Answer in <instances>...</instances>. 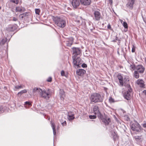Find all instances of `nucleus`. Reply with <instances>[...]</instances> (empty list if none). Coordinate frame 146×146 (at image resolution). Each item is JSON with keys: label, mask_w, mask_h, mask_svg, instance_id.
Masks as SVG:
<instances>
[{"label": "nucleus", "mask_w": 146, "mask_h": 146, "mask_svg": "<svg viewBox=\"0 0 146 146\" xmlns=\"http://www.w3.org/2000/svg\"><path fill=\"white\" fill-rule=\"evenodd\" d=\"M94 113L95 115H97L98 117L100 119L105 125H108L110 121L109 118H108L104 115H103L99 111L98 107L97 106H95L93 108Z\"/></svg>", "instance_id": "f257e3e1"}, {"label": "nucleus", "mask_w": 146, "mask_h": 146, "mask_svg": "<svg viewBox=\"0 0 146 146\" xmlns=\"http://www.w3.org/2000/svg\"><path fill=\"white\" fill-rule=\"evenodd\" d=\"M90 99L91 102L95 103L102 102L103 101L101 95L97 93L93 94L91 96Z\"/></svg>", "instance_id": "f03ea898"}, {"label": "nucleus", "mask_w": 146, "mask_h": 146, "mask_svg": "<svg viewBox=\"0 0 146 146\" xmlns=\"http://www.w3.org/2000/svg\"><path fill=\"white\" fill-rule=\"evenodd\" d=\"M56 24L60 27L63 28L66 25V22L62 18L56 17L53 19Z\"/></svg>", "instance_id": "7ed1b4c3"}, {"label": "nucleus", "mask_w": 146, "mask_h": 146, "mask_svg": "<svg viewBox=\"0 0 146 146\" xmlns=\"http://www.w3.org/2000/svg\"><path fill=\"white\" fill-rule=\"evenodd\" d=\"M131 129L133 131L139 132L142 129V128L140 125L137 122L135 121V123L132 124L131 125Z\"/></svg>", "instance_id": "20e7f679"}, {"label": "nucleus", "mask_w": 146, "mask_h": 146, "mask_svg": "<svg viewBox=\"0 0 146 146\" xmlns=\"http://www.w3.org/2000/svg\"><path fill=\"white\" fill-rule=\"evenodd\" d=\"M40 96V97L47 100L50 97V95L48 91H46L44 90H42Z\"/></svg>", "instance_id": "39448f33"}, {"label": "nucleus", "mask_w": 146, "mask_h": 146, "mask_svg": "<svg viewBox=\"0 0 146 146\" xmlns=\"http://www.w3.org/2000/svg\"><path fill=\"white\" fill-rule=\"evenodd\" d=\"M132 90L131 88H129L128 90L125 92L123 94L124 98L127 100H129L131 98V93Z\"/></svg>", "instance_id": "423d86ee"}, {"label": "nucleus", "mask_w": 146, "mask_h": 146, "mask_svg": "<svg viewBox=\"0 0 146 146\" xmlns=\"http://www.w3.org/2000/svg\"><path fill=\"white\" fill-rule=\"evenodd\" d=\"M17 28L15 25H10L6 28L5 31V32L14 31Z\"/></svg>", "instance_id": "0eeeda50"}, {"label": "nucleus", "mask_w": 146, "mask_h": 146, "mask_svg": "<svg viewBox=\"0 0 146 146\" xmlns=\"http://www.w3.org/2000/svg\"><path fill=\"white\" fill-rule=\"evenodd\" d=\"M73 59V63L74 66H77L78 67H79V65L81 63V59L79 57L76 58V57H72Z\"/></svg>", "instance_id": "6e6552de"}, {"label": "nucleus", "mask_w": 146, "mask_h": 146, "mask_svg": "<svg viewBox=\"0 0 146 146\" xmlns=\"http://www.w3.org/2000/svg\"><path fill=\"white\" fill-rule=\"evenodd\" d=\"M73 51L72 57H76L77 56L80 54L81 51L79 48H78L73 47L72 48Z\"/></svg>", "instance_id": "1a4fd4ad"}, {"label": "nucleus", "mask_w": 146, "mask_h": 146, "mask_svg": "<svg viewBox=\"0 0 146 146\" xmlns=\"http://www.w3.org/2000/svg\"><path fill=\"white\" fill-rule=\"evenodd\" d=\"M145 69V68L142 65H138L136 66L135 70L140 73H143Z\"/></svg>", "instance_id": "9d476101"}, {"label": "nucleus", "mask_w": 146, "mask_h": 146, "mask_svg": "<svg viewBox=\"0 0 146 146\" xmlns=\"http://www.w3.org/2000/svg\"><path fill=\"white\" fill-rule=\"evenodd\" d=\"M80 2V0H73L72 3L73 7L76 8L79 5Z\"/></svg>", "instance_id": "9b49d317"}, {"label": "nucleus", "mask_w": 146, "mask_h": 146, "mask_svg": "<svg viewBox=\"0 0 146 146\" xmlns=\"http://www.w3.org/2000/svg\"><path fill=\"white\" fill-rule=\"evenodd\" d=\"M74 38L71 37L68 39L66 41V45L68 46H71L74 42Z\"/></svg>", "instance_id": "f8f14e48"}, {"label": "nucleus", "mask_w": 146, "mask_h": 146, "mask_svg": "<svg viewBox=\"0 0 146 146\" xmlns=\"http://www.w3.org/2000/svg\"><path fill=\"white\" fill-rule=\"evenodd\" d=\"M81 4L84 6H88L90 5L91 3V0H80Z\"/></svg>", "instance_id": "ddd939ff"}, {"label": "nucleus", "mask_w": 146, "mask_h": 146, "mask_svg": "<svg viewBox=\"0 0 146 146\" xmlns=\"http://www.w3.org/2000/svg\"><path fill=\"white\" fill-rule=\"evenodd\" d=\"M117 77L119 81V85L121 86H123V76L120 74H118L117 76Z\"/></svg>", "instance_id": "4468645a"}, {"label": "nucleus", "mask_w": 146, "mask_h": 146, "mask_svg": "<svg viewBox=\"0 0 146 146\" xmlns=\"http://www.w3.org/2000/svg\"><path fill=\"white\" fill-rule=\"evenodd\" d=\"M134 3V0H129L127 4V6L129 9H132L133 8Z\"/></svg>", "instance_id": "2eb2a0df"}, {"label": "nucleus", "mask_w": 146, "mask_h": 146, "mask_svg": "<svg viewBox=\"0 0 146 146\" xmlns=\"http://www.w3.org/2000/svg\"><path fill=\"white\" fill-rule=\"evenodd\" d=\"M86 72V71L82 69H79L76 71V74L78 76H82Z\"/></svg>", "instance_id": "dca6fc26"}, {"label": "nucleus", "mask_w": 146, "mask_h": 146, "mask_svg": "<svg viewBox=\"0 0 146 146\" xmlns=\"http://www.w3.org/2000/svg\"><path fill=\"white\" fill-rule=\"evenodd\" d=\"M95 19L96 21L99 20L101 17L100 13L98 11H95L94 13Z\"/></svg>", "instance_id": "f3484780"}, {"label": "nucleus", "mask_w": 146, "mask_h": 146, "mask_svg": "<svg viewBox=\"0 0 146 146\" xmlns=\"http://www.w3.org/2000/svg\"><path fill=\"white\" fill-rule=\"evenodd\" d=\"M137 84L139 85L141 87L143 88L144 87V82L142 80L138 79L137 81Z\"/></svg>", "instance_id": "a211bd4d"}, {"label": "nucleus", "mask_w": 146, "mask_h": 146, "mask_svg": "<svg viewBox=\"0 0 146 146\" xmlns=\"http://www.w3.org/2000/svg\"><path fill=\"white\" fill-rule=\"evenodd\" d=\"M42 90L40 88H35L33 89V94H36L37 93L40 95Z\"/></svg>", "instance_id": "6ab92c4d"}, {"label": "nucleus", "mask_w": 146, "mask_h": 146, "mask_svg": "<svg viewBox=\"0 0 146 146\" xmlns=\"http://www.w3.org/2000/svg\"><path fill=\"white\" fill-rule=\"evenodd\" d=\"M25 9L23 7H16V11L22 12L25 11Z\"/></svg>", "instance_id": "aec40b11"}, {"label": "nucleus", "mask_w": 146, "mask_h": 146, "mask_svg": "<svg viewBox=\"0 0 146 146\" xmlns=\"http://www.w3.org/2000/svg\"><path fill=\"white\" fill-rule=\"evenodd\" d=\"M75 21L76 22L78 25H80L82 24V20L81 17H78L76 18Z\"/></svg>", "instance_id": "412c9836"}, {"label": "nucleus", "mask_w": 146, "mask_h": 146, "mask_svg": "<svg viewBox=\"0 0 146 146\" xmlns=\"http://www.w3.org/2000/svg\"><path fill=\"white\" fill-rule=\"evenodd\" d=\"M60 97L61 100L63 99L64 97V92L63 90H60Z\"/></svg>", "instance_id": "4be33fe9"}, {"label": "nucleus", "mask_w": 146, "mask_h": 146, "mask_svg": "<svg viewBox=\"0 0 146 146\" xmlns=\"http://www.w3.org/2000/svg\"><path fill=\"white\" fill-rule=\"evenodd\" d=\"M51 127L53 129L54 135H56V132L55 130V124L54 123H53L52 122H51Z\"/></svg>", "instance_id": "5701e85b"}, {"label": "nucleus", "mask_w": 146, "mask_h": 146, "mask_svg": "<svg viewBox=\"0 0 146 146\" xmlns=\"http://www.w3.org/2000/svg\"><path fill=\"white\" fill-rule=\"evenodd\" d=\"M129 79L128 76H126L124 78H123V84H126V83L127 82L129 81Z\"/></svg>", "instance_id": "b1692460"}, {"label": "nucleus", "mask_w": 146, "mask_h": 146, "mask_svg": "<svg viewBox=\"0 0 146 146\" xmlns=\"http://www.w3.org/2000/svg\"><path fill=\"white\" fill-rule=\"evenodd\" d=\"M139 75L138 72L137 71H134V76L136 78H138L139 77Z\"/></svg>", "instance_id": "393cba45"}, {"label": "nucleus", "mask_w": 146, "mask_h": 146, "mask_svg": "<svg viewBox=\"0 0 146 146\" xmlns=\"http://www.w3.org/2000/svg\"><path fill=\"white\" fill-rule=\"evenodd\" d=\"M67 118L69 121H71L73 120L75 118L74 116L67 115Z\"/></svg>", "instance_id": "a878e982"}, {"label": "nucleus", "mask_w": 146, "mask_h": 146, "mask_svg": "<svg viewBox=\"0 0 146 146\" xmlns=\"http://www.w3.org/2000/svg\"><path fill=\"white\" fill-rule=\"evenodd\" d=\"M27 92V91L26 90H23L21 91L20 92H19L18 93V95H19L20 94V95H21L23 93H26Z\"/></svg>", "instance_id": "bb28decb"}, {"label": "nucleus", "mask_w": 146, "mask_h": 146, "mask_svg": "<svg viewBox=\"0 0 146 146\" xmlns=\"http://www.w3.org/2000/svg\"><path fill=\"white\" fill-rule=\"evenodd\" d=\"M10 1L16 4H18L19 2V0H10Z\"/></svg>", "instance_id": "cd10ccee"}, {"label": "nucleus", "mask_w": 146, "mask_h": 146, "mask_svg": "<svg viewBox=\"0 0 146 146\" xmlns=\"http://www.w3.org/2000/svg\"><path fill=\"white\" fill-rule=\"evenodd\" d=\"M40 11L39 9H35V13L36 14L39 15L40 13Z\"/></svg>", "instance_id": "c85d7f7f"}, {"label": "nucleus", "mask_w": 146, "mask_h": 146, "mask_svg": "<svg viewBox=\"0 0 146 146\" xmlns=\"http://www.w3.org/2000/svg\"><path fill=\"white\" fill-rule=\"evenodd\" d=\"M130 68L131 69L133 70H135L136 67L135 66V65L134 64H131L130 66Z\"/></svg>", "instance_id": "c756f323"}, {"label": "nucleus", "mask_w": 146, "mask_h": 146, "mask_svg": "<svg viewBox=\"0 0 146 146\" xmlns=\"http://www.w3.org/2000/svg\"><path fill=\"white\" fill-rule=\"evenodd\" d=\"M123 26L125 29H127L128 28L127 24L125 22H123Z\"/></svg>", "instance_id": "7c9ffc66"}, {"label": "nucleus", "mask_w": 146, "mask_h": 146, "mask_svg": "<svg viewBox=\"0 0 146 146\" xmlns=\"http://www.w3.org/2000/svg\"><path fill=\"white\" fill-rule=\"evenodd\" d=\"M74 113L73 112L70 111L68 112L67 115L74 116Z\"/></svg>", "instance_id": "2f4dec72"}, {"label": "nucleus", "mask_w": 146, "mask_h": 146, "mask_svg": "<svg viewBox=\"0 0 146 146\" xmlns=\"http://www.w3.org/2000/svg\"><path fill=\"white\" fill-rule=\"evenodd\" d=\"M89 117L90 119H95L96 117V115H90Z\"/></svg>", "instance_id": "473e14b6"}, {"label": "nucleus", "mask_w": 146, "mask_h": 146, "mask_svg": "<svg viewBox=\"0 0 146 146\" xmlns=\"http://www.w3.org/2000/svg\"><path fill=\"white\" fill-rule=\"evenodd\" d=\"M7 40L6 38L3 39L2 40L1 42V43L3 44H4L6 42Z\"/></svg>", "instance_id": "72a5a7b5"}, {"label": "nucleus", "mask_w": 146, "mask_h": 146, "mask_svg": "<svg viewBox=\"0 0 146 146\" xmlns=\"http://www.w3.org/2000/svg\"><path fill=\"white\" fill-rule=\"evenodd\" d=\"M109 101L110 103L114 102V99L111 97H110L109 98Z\"/></svg>", "instance_id": "f704fd0d"}, {"label": "nucleus", "mask_w": 146, "mask_h": 146, "mask_svg": "<svg viewBox=\"0 0 146 146\" xmlns=\"http://www.w3.org/2000/svg\"><path fill=\"white\" fill-rule=\"evenodd\" d=\"M135 46L134 45H133V47L132 48V52H135Z\"/></svg>", "instance_id": "c9c22d12"}, {"label": "nucleus", "mask_w": 146, "mask_h": 146, "mask_svg": "<svg viewBox=\"0 0 146 146\" xmlns=\"http://www.w3.org/2000/svg\"><path fill=\"white\" fill-rule=\"evenodd\" d=\"M61 75L62 76H65V72L64 70H62L61 72Z\"/></svg>", "instance_id": "e433bc0d"}, {"label": "nucleus", "mask_w": 146, "mask_h": 146, "mask_svg": "<svg viewBox=\"0 0 146 146\" xmlns=\"http://www.w3.org/2000/svg\"><path fill=\"white\" fill-rule=\"evenodd\" d=\"M15 88L16 89H19L22 88V86H15Z\"/></svg>", "instance_id": "4c0bfd02"}, {"label": "nucleus", "mask_w": 146, "mask_h": 146, "mask_svg": "<svg viewBox=\"0 0 146 146\" xmlns=\"http://www.w3.org/2000/svg\"><path fill=\"white\" fill-rule=\"evenodd\" d=\"M82 66L83 68H86L87 67V65L85 63H83L82 65Z\"/></svg>", "instance_id": "58836bf2"}, {"label": "nucleus", "mask_w": 146, "mask_h": 146, "mask_svg": "<svg viewBox=\"0 0 146 146\" xmlns=\"http://www.w3.org/2000/svg\"><path fill=\"white\" fill-rule=\"evenodd\" d=\"M47 81L48 82H51L52 81V78L51 77L48 78Z\"/></svg>", "instance_id": "ea45409f"}, {"label": "nucleus", "mask_w": 146, "mask_h": 146, "mask_svg": "<svg viewBox=\"0 0 146 146\" xmlns=\"http://www.w3.org/2000/svg\"><path fill=\"white\" fill-rule=\"evenodd\" d=\"M25 104H26L28 105L29 106H30L31 105V103L29 102H25Z\"/></svg>", "instance_id": "a19ab883"}, {"label": "nucleus", "mask_w": 146, "mask_h": 146, "mask_svg": "<svg viewBox=\"0 0 146 146\" xmlns=\"http://www.w3.org/2000/svg\"><path fill=\"white\" fill-rule=\"evenodd\" d=\"M28 12H25V13H23V14H22L24 16H27L28 15Z\"/></svg>", "instance_id": "79ce46f5"}, {"label": "nucleus", "mask_w": 146, "mask_h": 146, "mask_svg": "<svg viewBox=\"0 0 146 146\" xmlns=\"http://www.w3.org/2000/svg\"><path fill=\"white\" fill-rule=\"evenodd\" d=\"M24 16L22 14H21L19 16V17L20 18L22 19H23Z\"/></svg>", "instance_id": "37998d69"}, {"label": "nucleus", "mask_w": 146, "mask_h": 146, "mask_svg": "<svg viewBox=\"0 0 146 146\" xmlns=\"http://www.w3.org/2000/svg\"><path fill=\"white\" fill-rule=\"evenodd\" d=\"M62 124L63 126L65 125L66 124V121H65L64 122L62 123Z\"/></svg>", "instance_id": "c03bdc74"}, {"label": "nucleus", "mask_w": 146, "mask_h": 146, "mask_svg": "<svg viewBox=\"0 0 146 146\" xmlns=\"http://www.w3.org/2000/svg\"><path fill=\"white\" fill-rule=\"evenodd\" d=\"M108 29H110L111 28V26L110 24H108Z\"/></svg>", "instance_id": "a18cd8bd"}, {"label": "nucleus", "mask_w": 146, "mask_h": 146, "mask_svg": "<svg viewBox=\"0 0 146 146\" xmlns=\"http://www.w3.org/2000/svg\"><path fill=\"white\" fill-rule=\"evenodd\" d=\"M13 20L14 21H16L17 20V19L16 18L14 17L13 18Z\"/></svg>", "instance_id": "49530a36"}, {"label": "nucleus", "mask_w": 146, "mask_h": 146, "mask_svg": "<svg viewBox=\"0 0 146 146\" xmlns=\"http://www.w3.org/2000/svg\"><path fill=\"white\" fill-rule=\"evenodd\" d=\"M143 126L144 128H146V123H144L143 125Z\"/></svg>", "instance_id": "de8ad7c7"}, {"label": "nucleus", "mask_w": 146, "mask_h": 146, "mask_svg": "<svg viewBox=\"0 0 146 146\" xmlns=\"http://www.w3.org/2000/svg\"><path fill=\"white\" fill-rule=\"evenodd\" d=\"M143 93H144L145 94V95L146 96V90H144L143 91Z\"/></svg>", "instance_id": "09e8293b"}, {"label": "nucleus", "mask_w": 146, "mask_h": 146, "mask_svg": "<svg viewBox=\"0 0 146 146\" xmlns=\"http://www.w3.org/2000/svg\"><path fill=\"white\" fill-rule=\"evenodd\" d=\"M115 39H116V40H118V37H116Z\"/></svg>", "instance_id": "8fccbe9b"}, {"label": "nucleus", "mask_w": 146, "mask_h": 146, "mask_svg": "<svg viewBox=\"0 0 146 146\" xmlns=\"http://www.w3.org/2000/svg\"><path fill=\"white\" fill-rule=\"evenodd\" d=\"M144 21L145 23H146V19H144Z\"/></svg>", "instance_id": "3c124183"}, {"label": "nucleus", "mask_w": 146, "mask_h": 146, "mask_svg": "<svg viewBox=\"0 0 146 146\" xmlns=\"http://www.w3.org/2000/svg\"><path fill=\"white\" fill-rule=\"evenodd\" d=\"M117 53H118V54L119 55H120V54H119V52L118 51H117Z\"/></svg>", "instance_id": "603ef678"}, {"label": "nucleus", "mask_w": 146, "mask_h": 146, "mask_svg": "<svg viewBox=\"0 0 146 146\" xmlns=\"http://www.w3.org/2000/svg\"><path fill=\"white\" fill-rule=\"evenodd\" d=\"M110 2H111V3H112V1L111 0H110Z\"/></svg>", "instance_id": "864d4df0"}, {"label": "nucleus", "mask_w": 146, "mask_h": 146, "mask_svg": "<svg viewBox=\"0 0 146 146\" xmlns=\"http://www.w3.org/2000/svg\"><path fill=\"white\" fill-rule=\"evenodd\" d=\"M6 88V87H4V88Z\"/></svg>", "instance_id": "5fc2aeb1"}, {"label": "nucleus", "mask_w": 146, "mask_h": 146, "mask_svg": "<svg viewBox=\"0 0 146 146\" xmlns=\"http://www.w3.org/2000/svg\"><path fill=\"white\" fill-rule=\"evenodd\" d=\"M1 7H0V9H1Z\"/></svg>", "instance_id": "6e6d98bb"}]
</instances>
